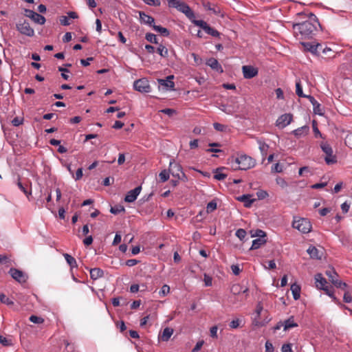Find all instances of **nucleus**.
Instances as JSON below:
<instances>
[{
	"label": "nucleus",
	"mask_w": 352,
	"mask_h": 352,
	"mask_svg": "<svg viewBox=\"0 0 352 352\" xmlns=\"http://www.w3.org/2000/svg\"><path fill=\"white\" fill-rule=\"evenodd\" d=\"M298 16H305L308 19L302 23L293 24V30L295 36L302 40L313 38L318 32V28H320V25L316 15L311 12L309 13L307 15L304 12H300L298 14Z\"/></svg>",
	"instance_id": "nucleus-1"
},
{
	"label": "nucleus",
	"mask_w": 352,
	"mask_h": 352,
	"mask_svg": "<svg viewBox=\"0 0 352 352\" xmlns=\"http://www.w3.org/2000/svg\"><path fill=\"white\" fill-rule=\"evenodd\" d=\"M232 168L234 170H248L255 166V160L247 155H241L238 157H232Z\"/></svg>",
	"instance_id": "nucleus-2"
},
{
	"label": "nucleus",
	"mask_w": 352,
	"mask_h": 352,
	"mask_svg": "<svg viewBox=\"0 0 352 352\" xmlns=\"http://www.w3.org/2000/svg\"><path fill=\"white\" fill-rule=\"evenodd\" d=\"M169 7L177 8L179 11L184 13L189 19L195 18V13L191 8L184 2L179 0H168Z\"/></svg>",
	"instance_id": "nucleus-3"
},
{
	"label": "nucleus",
	"mask_w": 352,
	"mask_h": 352,
	"mask_svg": "<svg viewBox=\"0 0 352 352\" xmlns=\"http://www.w3.org/2000/svg\"><path fill=\"white\" fill-rule=\"evenodd\" d=\"M292 226L304 234L310 232L312 228L311 222L305 218L294 220L292 223Z\"/></svg>",
	"instance_id": "nucleus-4"
},
{
	"label": "nucleus",
	"mask_w": 352,
	"mask_h": 352,
	"mask_svg": "<svg viewBox=\"0 0 352 352\" xmlns=\"http://www.w3.org/2000/svg\"><path fill=\"white\" fill-rule=\"evenodd\" d=\"M16 30L23 35H25L29 37H32L34 35V30L30 26L29 22L25 20H19V22L16 24Z\"/></svg>",
	"instance_id": "nucleus-5"
},
{
	"label": "nucleus",
	"mask_w": 352,
	"mask_h": 352,
	"mask_svg": "<svg viewBox=\"0 0 352 352\" xmlns=\"http://www.w3.org/2000/svg\"><path fill=\"white\" fill-rule=\"evenodd\" d=\"M320 147L322 151L326 154L324 157L325 162L327 164H335L337 162V160L336 155H333L331 146L326 142H322L320 144Z\"/></svg>",
	"instance_id": "nucleus-6"
},
{
	"label": "nucleus",
	"mask_w": 352,
	"mask_h": 352,
	"mask_svg": "<svg viewBox=\"0 0 352 352\" xmlns=\"http://www.w3.org/2000/svg\"><path fill=\"white\" fill-rule=\"evenodd\" d=\"M133 88L141 93H149L151 91L148 80L145 78L135 80L133 83Z\"/></svg>",
	"instance_id": "nucleus-7"
},
{
	"label": "nucleus",
	"mask_w": 352,
	"mask_h": 352,
	"mask_svg": "<svg viewBox=\"0 0 352 352\" xmlns=\"http://www.w3.org/2000/svg\"><path fill=\"white\" fill-rule=\"evenodd\" d=\"M8 273L13 279L20 283H25L28 279V276L23 271L16 268H10Z\"/></svg>",
	"instance_id": "nucleus-8"
},
{
	"label": "nucleus",
	"mask_w": 352,
	"mask_h": 352,
	"mask_svg": "<svg viewBox=\"0 0 352 352\" xmlns=\"http://www.w3.org/2000/svg\"><path fill=\"white\" fill-rule=\"evenodd\" d=\"M24 11L25 15L27 17H29L31 19H32L35 23L40 25H43L45 23V18L43 16L41 15L40 14H38L34 12L33 10L29 9H25Z\"/></svg>",
	"instance_id": "nucleus-9"
},
{
	"label": "nucleus",
	"mask_w": 352,
	"mask_h": 352,
	"mask_svg": "<svg viewBox=\"0 0 352 352\" xmlns=\"http://www.w3.org/2000/svg\"><path fill=\"white\" fill-rule=\"evenodd\" d=\"M292 114L285 113L277 119L276 124L278 128L283 129L292 122Z\"/></svg>",
	"instance_id": "nucleus-10"
},
{
	"label": "nucleus",
	"mask_w": 352,
	"mask_h": 352,
	"mask_svg": "<svg viewBox=\"0 0 352 352\" xmlns=\"http://www.w3.org/2000/svg\"><path fill=\"white\" fill-rule=\"evenodd\" d=\"M243 77L246 79H251L258 74V69L251 65H244L242 67Z\"/></svg>",
	"instance_id": "nucleus-11"
},
{
	"label": "nucleus",
	"mask_w": 352,
	"mask_h": 352,
	"mask_svg": "<svg viewBox=\"0 0 352 352\" xmlns=\"http://www.w3.org/2000/svg\"><path fill=\"white\" fill-rule=\"evenodd\" d=\"M142 187L139 186L134 189L129 190L125 196L124 201L128 203L133 202L140 193Z\"/></svg>",
	"instance_id": "nucleus-12"
},
{
	"label": "nucleus",
	"mask_w": 352,
	"mask_h": 352,
	"mask_svg": "<svg viewBox=\"0 0 352 352\" xmlns=\"http://www.w3.org/2000/svg\"><path fill=\"white\" fill-rule=\"evenodd\" d=\"M174 76L173 75L168 76L166 79H158V83L160 85L164 87L166 89H174L175 83L172 80Z\"/></svg>",
	"instance_id": "nucleus-13"
},
{
	"label": "nucleus",
	"mask_w": 352,
	"mask_h": 352,
	"mask_svg": "<svg viewBox=\"0 0 352 352\" xmlns=\"http://www.w3.org/2000/svg\"><path fill=\"white\" fill-rule=\"evenodd\" d=\"M316 286L319 289H324L328 285L327 280L322 277V274L318 273L315 275Z\"/></svg>",
	"instance_id": "nucleus-14"
},
{
	"label": "nucleus",
	"mask_w": 352,
	"mask_h": 352,
	"mask_svg": "<svg viewBox=\"0 0 352 352\" xmlns=\"http://www.w3.org/2000/svg\"><path fill=\"white\" fill-rule=\"evenodd\" d=\"M206 64L208 66L210 67L211 69H212L219 73L223 72V69L221 65L219 63L218 60L217 59H215L214 58H208L206 60Z\"/></svg>",
	"instance_id": "nucleus-15"
},
{
	"label": "nucleus",
	"mask_w": 352,
	"mask_h": 352,
	"mask_svg": "<svg viewBox=\"0 0 352 352\" xmlns=\"http://www.w3.org/2000/svg\"><path fill=\"white\" fill-rule=\"evenodd\" d=\"M236 199L239 201L243 202L245 208H250L252 204L256 201L255 199H252V195L249 194L238 197Z\"/></svg>",
	"instance_id": "nucleus-16"
},
{
	"label": "nucleus",
	"mask_w": 352,
	"mask_h": 352,
	"mask_svg": "<svg viewBox=\"0 0 352 352\" xmlns=\"http://www.w3.org/2000/svg\"><path fill=\"white\" fill-rule=\"evenodd\" d=\"M301 44L305 47V48L308 50L309 52L313 53V54H317L318 52V48H322V45L317 43H316L315 42L314 43H310V42H307V43H304V42H302Z\"/></svg>",
	"instance_id": "nucleus-17"
},
{
	"label": "nucleus",
	"mask_w": 352,
	"mask_h": 352,
	"mask_svg": "<svg viewBox=\"0 0 352 352\" xmlns=\"http://www.w3.org/2000/svg\"><path fill=\"white\" fill-rule=\"evenodd\" d=\"M140 14V19L142 23H144L145 24H147L150 26H152L154 25L153 24L154 23V18L151 16H149L148 14H146L143 12H139Z\"/></svg>",
	"instance_id": "nucleus-18"
},
{
	"label": "nucleus",
	"mask_w": 352,
	"mask_h": 352,
	"mask_svg": "<svg viewBox=\"0 0 352 352\" xmlns=\"http://www.w3.org/2000/svg\"><path fill=\"white\" fill-rule=\"evenodd\" d=\"M309 131V128L307 126H303L298 128L292 131V133L297 138H299L302 136L306 135Z\"/></svg>",
	"instance_id": "nucleus-19"
},
{
	"label": "nucleus",
	"mask_w": 352,
	"mask_h": 352,
	"mask_svg": "<svg viewBox=\"0 0 352 352\" xmlns=\"http://www.w3.org/2000/svg\"><path fill=\"white\" fill-rule=\"evenodd\" d=\"M257 143L259 146V150L261 153V155L263 157V160L265 159V156L267 155V151L269 149V145L267 144L265 142H264L261 139H257Z\"/></svg>",
	"instance_id": "nucleus-20"
},
{
	"label": "nucleus",
	"mask_w": 352,
	"mask_h": 352,
	"mask_svg": "<svg viewBox=\"0 0 352 352\" xmlns=\"http://www.w3.org/2000/svg\"><path fill=\"white\" fill-rule=\"evenodd\" d=\"M104 272L100 268H93L90 270V277L93 280H97L99 278L102 277Z\"/></svg>",
	"instance_id": "nucleus-21"
},
{
	"label": "nucleus",
	"mask_w": 352,
	"mask_h": 352,
	"mask_svg": "<svg viewBox=\"0 0 352 352\" xmlns=\"http://www.w3.org/2000/svg\"><path fill=\"white\" fill-rule=\"evenodd\" d=\"M307 253L309 254L310 257L315 259H320L321 256L319 255L318 250L313 245L309 246V248L307 250Z\"/></svg>",
	"instance_id": "nucleus-22"
},
{
	"label": "nucleus",
	"mask_w": 352,
	"mask_h": 352,
	"mask_svg": "<svg viewBox=\"0 0 352 352\" xmlns=\"http://www.w3.org/2000/svg\"><path fill=\"white\" fill-rule=\"evenodd\" d=\"M300 287L296 283H294L291 285V291L294 300H298L300 297Z\"/></svg>",
	"instance_id": "nucleus-23"
},
{
	"label": "nucleus",
	"mask_w": 352,
	"mask_h": 352,
	"mask_svg": "<svg viewBox=\"0 0 352 352\" xmlns=\"http://www.w3.org/2000/svg\"><path fill=\"white\" fill-rule=\"evenodd\" d=\"M63 256L65 258L67 264L70 266L71 270L78 267L77 262L72 256L67 253H64Z\"/></svg>",
	"instance_id": "nucleus-24"
},
{
	"label": "nucleus",
	"mask_w": 352,
	"mask_h": 352,
	"mask_svg": "<svg viewBox=\"0 0 352 352\" xmlns=\"http://www.w3.org/2000/svg\"><path fill=\"white\" fill-rule=\"evenodd\" d=\"M173 329L172 328L166 327L163 330L162 334L161 336L162 340L167 342L170 339V338L173 335Z\"/></svg>",
	"instance_id": "nucleus-25"
},
{
	"label": "nucleus",
	"mask_w": 352,
	"mask_h": 352,
	"mask_svg": "<svg viewBox=\"0 0 352 352\" xmlns=\"http://www.w3.org/2000/svg\"><path fill=\"white\" fill-rule=\"evenodd\" d=\"M284 331H287L291 328L298 327V324L294 322V317L291 316L289 318L284 321Z\"/></svg>",
	"instance_id": "nucleus-26"
},
{
	"label": "nucleus",
	"mask_w": 352,
	"mask_h": 352,
	"mask_svg": "<svg viewBox=\"0 0 352 352\" xmlns=\"http://www.w3.org/2000/svg\"><path fill=\"white\" fill-rule=\"evenodd\" d=\"M266 243L264 238H257L252 241V245L250 250H256L259 248L262 245Z\"/></svg>",
	"instance_id": "nucleus-27"
},
{
	"label": "nucleus",
	"mask_w": 352,
	"mask_h": 352,
	"mask_svg": "<svg viewBox=\"0 0 352 352\" xmlns=\"http://www.w3.org/2000/svg\"><path fill=\"white\" fill-rule=\"evenodd\" d=\"M325 274L329 277V280L333 283V280H336L338 278V274L333 268H330L325 272Z\"/></svg>",
	"instance_id": "nucleus-28"
},
{
	"label": "nucleus",
	"mask_w": 352,
	"mask_h": 352,
	"mask_svg": "<svg viewBox=\"0 0 352 352\" xmlns=\"http://www.w3.org/2000/svg\"><path fill=\"white\" fill-rule=\"evenodd\" d=\"M153 28L160 32L162 35H163L164 36H169L170 34V32H169V30L166 28H163L160 25H153Z\"/></svg>",
	"instance_id": "nucleus-29"
},
{
	"label": "nucleus",
	"mask_w": 352,
	"mask_h": 352,
	"mask_svg": "<svg viewBox=\"0 0 352 352\" xmlns=\"http://www.w3.org/2000/svg\"><path fill=\"white\" fill-rule=\"evenodd\" d=\"M224 168H217L214 170V179L216 180L221 181L227 177V175L219 173V170H223Z\"/></svg>",
	"instance_id": "nucleus-30"
},
{
	"label": "nucleus",
	"mask_w": 352,
	"mask_h": 352,
	"mask_svg": "<svg viewBox=\"0 0 352 352\" xmlns=\"http://www.w3.org/2000/svg\"><path fill=\"white\" fill-rule=\"evenodd\" d=\"M157 52L162 57L167 58L168 56V49L162 44L158 46Z\"/></svg>",
	"instance_id": "nucleus-31"
},
{
	"label": "nucleus",
	"mask_w": 352,
	"mask_h": 352,
	"mask_svg": "<svg viewBox=\"0 0 352 352\" xmlns=\"http://www.w3.org/2000/svg\"><path fill=\"white\" fill-rule=\"evenodd\" d=\"M322 290L324 291L326 294H327L329 297H331L332 298L333 302H335L336 303L339 302V300L335 296L331 287L327 286Z\"/></svg>",
	"instance_id": "nucleus-32"
},
{
	"label": "nucleus",
	"mask_w": 352,
	"mask_h": 352,
	"mask_svg": "<svg viewBox=\"0 0 352 352\" xmlns=\"http://www.w3.org/2000/svg\"><path fill=\"white\" fill-rule=\"evenodd\" d=\"M204 31L208 34H210L214 37H218L220 35V33L217 30L211 28L208 24L207 25L206 27H205Z\"/></svg>",
	"instance_id": "nucleus-33"
},
{
	"label": "nucleus",
	"mask_w": 352,
	"mask_h": 352,
	"mask_svg": "<svg viewBox=\"0 0 352 352\" xmlns=\"http://www.w3.org/2000/svg\"><path fill=\"white\" fill-rule=\"evenodd\" d=\"M250 234L252 237L265 238V236H266L265 232L260 229H257L256 230H251Z\"/></svg>",
	"instance_id": "nucleus-34"
},
{
	"label": "nucleus",
	"mask_w": 352,
	"mask_h": 352,
	"mask_svg": "<svg viewBox=\"0 0 352 352\" xmlns=\"http://www.w3.org/2000/svg\"><path fill=\"white\" fill-rule=\"evenodd\" d=\"M276 183L283 189L287 188L289 186L288 183L285 181V179L280 177H276Z\"/></svg>",
	"instance_id": "nucleus-35"
},
{
	"label": "nucleus",
	"mask_w": 352,
	"mask_h": 352,
	"mask_svg": "<svg viewBox=\"0 0 352 352\" xmlns=\"http://www.w3.org/2000/svg\"><path fill=\"white\" fill-rule=\"evenodd\" d=\"M296 93L299 97H305V94L302 92V88L300 80L296 82Z\"/></svg>",
	"instance_id": "nucleus-36"
},
{
	"label": "nucleus",
	"mask_w": 352,
	"mask_h": 352,
	"mask_svg": "<svg viewBox=\"0 0 352 352\" xmlns=\"http://www.w3.org/2000/svg\"><path fill=\"white\" fill-rule=\"evenodd\" d=\"M145 38L151 43H158L156 35L153 33H147L145 36Z\"/></svg>",
	"instance_id": "nucleus-37"
},
{
	"label": "nucleus",
	"mask_w": 352,
	"mask_h": 352,
	"mask_svg": "<svg viewBox=\"0 0 352 352\" xmlns=\"http://www.w3.org/2000/svg\"><path fill=\"white\" fill-rule=\"evenodd\" d=\"M332 284L337 288H340L342 289H345L348 287L346 283H344L342 280H338V278L336 280H333Z\"/></svg>",
	"instance_id": "nucleus-38"
},
{
	"label": "nucleus",
	"mask_w": 352,
	"mask_h": 352,
	"mask_svg": "<svg viewBox=\"0 0 352 352\" xmlns=\"http://www.w3.org/2000/svg\"><path fill=\"white\" fill-rule=\"evenodd\" d=\"M313 108H314V113L315 114H318L319 116L324 115L323 109L321 107L320 104L318 103V101L316 102V104L313 105Z\"/></svg>",
	"instance_id": "nucleus-39"
},
{
	"label": "nucleus",
	"mask_w": 352,
	"mask_h": 352,
	"mask_svg": "<svg viewBox=\"0 0 352 352\" xmlns=\"http://www.w3.org/2000/svg\"><path fill=\"white\" fill-rule=\"evenodd\" d=\"M124 206H120V205L115 206L113 207H111L110 209L111 213H112L113 214H118L120 212H124Z\"/></svg>",
	"instance_id": "nucleus-40"
},
{
	"label": "nucleus",
	"mask_w": 352,
	"mask_h": 352,
	"mask_svg": "<svg viewBox=\"0 0 352 352\" xmlns=\"http://www.w3.org/2000/svg\"><path fill=\"white\" fill-rule=\"evenodd\" d=\"M0 302L8 305H12L14 304L13 301L7 297L4 294H0Z\"/></svg>",
	"instance_id": "nucleus-41"
},
{
	"label": "nucleus",
	"mask_w": 352,
	"mask_h": 352,
	"mask_svg": "<svg viewBox=\"0 0 352 352\" xmlns=\"http://www.w3.org/2000/svg\"><path fill=\"white\" fill-rule=\"evenodd\" d=\"M159 177L162 182H165L169 179V173L166 170H163L159 174Z\"/></svg>",
	"instance_id": "nucleus-42"
},
{
	"label": "nucleus",
	"mask_w": 352,
	"mask_h": 352,
	"mask_svg": "<svg viewBox=\"0 0 352 352\" xmlns=\"http://www.w3.org/2000/svg\"><path fill=\"white\" fill-rule=\"evenodd\" d=\"M170 292V287L168 285H164L160 291L159 292V294L161 297H164Z\"/></svg>",
	"instance_id": "nucleus-43"
},
{
	"label": "nucleus",
	"mask_w": 352,
	"mask_h": 352,
	"mask_svg": "<svg viewBox=\"0 0 352 352\" xmlns=\"http://www.w3.org/2000/svg\"><path fill=\"white\" fill-rule=\"evenodd\" d=\"M192 22L197 26L201 28L204 30H205V27L207 26L208 23L203 20H195V18L192 19Z\"/></svg>",
	"instance_id": "nucleus-44"
},
{
	"label": "nucleus",
	"mask_w": 352,
	"mask_h": 352,
	"mask_svg": "<svg viewBox=\"0 0 352 352\" xmlns=\"http://www.w3.org/2000/svg\"><path fill=\"white\" fill-rule=\"evenodd\" d=\"M29 320L34 324H41L44 322V319L43 318L34 315L31 316Z\"/></svg>",
	"instance_id": "nucleus-45"
},
{
	"label": "nucleus",
	"mask_w": 352,
	"mask_h": 352,
	"mask_svg": "<svg viewBox=\"0 0 352 352\" xmlns=\"http://www.w3.org/2000/svg\"><path fill=\"white\" fill-rule=\"evenodd\" d=\"M217 208V202L214 201V200H212L211 201H210L208 204H207V207H206V210H207V212L209 213V212H212V211H214L215 209Z\"/></svg>",
	"instance_id": "nucleus-46"
},
{
	"label": "nucleus",
	"mask_w": 352,
	"mask_h": 352,
	"mask_svg": "<svg viewBox=\"0 0 352 352\" xmlns=\"http://www.w3.org/2000/svg\"><path fill=\"white\" fill-rule=\"evenodd\" d=\"M235 234L241 241H243L246 236V232L245 230L240 228L236 230Z\"/></svg>",
	"instance_id": "nucleus-47"
},
{
	"label": "nucleus",
	"mask_w": 352,
	"mask_h": 352,
	"mask_svg": "<svg viewBox=\"0 0 352 352\" xmlns=\"http://www.w3.org/2000/svg\"><path fill=\"white\" fill-rule=\"evenodd\" d=\"M191 56L193 58L196 65H200L202 64V63H203L202 58L199 55H197L195 53H192Z\"/></svg>",
	"instance_id": "nucleus-48"
},
{
	"label": "nucleus",
	"mask_w": 352,
	"mask_h": 352,
	"mask_svg": "<svg viewBox=\"0 0 352 352\" xmlns=\"http://www.w3.org/2000/svg\"><path fill=\"white\" fill-rule=\"evenodd\" d=\"M283 171V166L279 163H276L272 166V172L281 173Z\"/></svg>",
	"instance_id": "nucleus-49"
},
{
	"label": "nucleus",
	"mask_w": 352,
	"mask_h": 352,
	"mask_svg": "<svg viewBox=\"0 0 352 352\" xmlns=\"http://www.w3.org/2000/svg\"><path fill=\"white\" fill-rule=\"evenodd\" d=\"M23 118L15 117L12 120V124L14 126H18L21 125L23 123Z\"/></svg>",
	"instance_id": "nucleus-50"
},
{
	"label": "nucleus",
	"mask_w": 352,
	"mask_h": 352,
	"mask_svg": "<svg viewBox=\"0 0 352 352\" xmlns=\"http://www.w3.org/2000/svg\"><path fill=\"white\" fill-rule=\"evenodd\" d=\"M256 196L258 199H263L268 196V193L265 190H261L256 192Z\"/></svg>",
	"instance_id": "nucleus-51"
},
{
	"label": "nucleus",
	"mask_w": 352,
	"mask_h": 352,
	"mask_svg": "<svg viewBox=\"0 0 352 352\" xmlns=\"http://www.w3.org/2000/svg\"><path fill=\"white\" fill-rule=\"evenodd\" d=\"M203 6H204V8L207 10H212L214 13H217L219 12V11H217L214 8H212L211 3L208 1H204L203 3Z\"/></svg>",
	"instance_id": "nucleus-52"
},
{
	"label": "nucleus",
	"mask_w": 352,
	"mask_h": 352,
	"mask_svg": "<svg viewBox=\"0 0 352 352\" xmlns=\"http://www.w3.org/2000/svg\"><path fill=\"white\" fill-rule=\"evenodd\" d=\"M205 286L209 287L212 285V278L211 276L204 274V278Z\"/></svg>",
	"instance_id": "nucleus-53"
},
{
	"label": "nucleus",
	"mask_w": 352,
	"mask_h": 352,
	"mask_svg": "<svg viewBox=\"0 0 352 352\" xmlns=\"http://www.w3.org/2000/svg\"><path fill=\"white\" fill-rule=\"evenodd\" d=\"M144 2L149 6H160V0H143Z\"/></svg>",
	"instance_id": "nucleus-54"
},
{
	"label": "nucleus",
	"mask_w": 352,
	"mask_h": 352,
	"mask_svg": "<svg viewBox=\"0 0 352 352\" xmlns=\"http://www.w3.org/2000/svg\"><path fill=\"white\" fill-rule=\"evenodd\" d=\"M204 344V340H200V341L197 342L196 345L195 346V347L192 349V352L199 351L201 349V348L202 347Z\"/></svg>",
	"instance_id": "nucleus-55"
},
{
	"label": "nucleus",
	"mask_w": 352,
	"mask_h": 352,
	"mask_svg": "<svg viewBox=\"0 0 352 352\" xmlns=\"http://www.w3.org/2000/svg\"><path fill=\"white\" fill-rule=\"evenodd\" d=\"M240 325V320L239 319L233 320L230 322V327L232 329H236Z\"/></svg>",
	"instance_id": "nucleus-56"
},
{
	"label": "nucleus",
	"mask_w": 352,
	"mask_h": 352,
	"mask_svg": "<svg viewBox=\"0 0 352 352\" xmlns=\"http://www.w3.org/2000/svg\"><path fill=\"white\" fill-rule=\"evenodd\" d=\"M217 330L218 327L217 326H213L210 329V336L214 338H217Z\"/></svg>",
	"instance_id": "nucleus-57"
},
{
	"label": "nucleus",
	"mask_w": 352,
	"mask_h": 352,
	"mask_svg": "<svg viewBox=\"0 0 352 352\" xmlns=\"http://www.w3.org/2000/svg\"><path fill=\"white\" fill-rule=\"evenodd\" d=\"M60 23L63 25H69L70 24L69 18L67 16H62L60 18Z\"/></svg>",
	"instance_id": "nucleus-58"
},
{
	"label": "nucleus",
	"mask_w": 352,
	"mask_h": 352,
	"mask_svg": "<svg viewBox=\"0 0 352 352\" xmlns=\"http://www.w3.org/2000/svg\"><path fill=\"white\" fill-rule=\"evenodd\" d=\"M282 352H293L291 344H285L281 348Z\"/></svg>",
	"instance_id": "nucleus-59"
},
{
	"label": "nucleus",
	"mask_w": 352,
	"mask_h": 352,
	"mask_svg": "<svg viewBox=\"0 0 352 352\" xmlns=\"http://www.w3.org/2000/svg\"><path fill=\"white\" fill-rule=\"evenodd\" d=\"M274 350L273 344L269 341H267L265 342V352H274Z\"/></svg>",
	"instance_id": "nucleus-60"
},
{
	"label": "nucleus",
	"mask_w": 352,
	"mask_h": 352,
	"mask_svg": "<svg viewBox=\"0 0 352 352\" xmlns=\"http://www.w3.org/2000/svg\"><path fill=\"white\" fill-rule=\"evenodd\" d=\"M343 300L345 302L349 303L352 301V296L348 292H345Z\"/></svg>",
	"instance_id": "nucleus-61"
},
{
	"label": "nucleus",
	"mask_w": 352,
	"mask_h": 352,
	"mask_svg": "<svg viewBox=\"0 0 352 352\" xmlns=\"http://www.w3.org/2000/svg\"><path fill=\"white\" fill-rule=\"evenodd\" d=\"M161 112L164 113V114H166L169 116H173L174 113H175V110L173 109H164L162 110H161Z\"/></svg>",
	"instance_id": "nucleus-62"
},
{
	"label": "nucleus",
	"mask_w": 352,
	"mask_h": 352,
	"mask_svg": "<svg viewBox=\"0 0 352 352\" xmlns=\"http://www.w3.org/2000/svg\"><path fill=\"white\" fill-rule=\"evenodd\" d=\"M231 270H232V273L234 275H239L241 272V269H240L239 266L237 265H232L231 266Z\"/></svg>",
	"instance_id": "nucleus-63"
},
{
	"label": "nucleus",
	"mask_w": 352,
	"mask_h": 352,
	"mask_svg": "<svg viewBox=\"0 0 352 352\" xmlns=\"http://www.w3.org/2000/svg\"><path fill=\"white\" fill-rule=\"evenodd\" d=\"M331 210V209L329 208H324L320 209L318 210V212L321 216L324 217V216H326L329 212H330Z\"/></svg>",
	"instance_id": "nucleus-64"
}]
</instances>
